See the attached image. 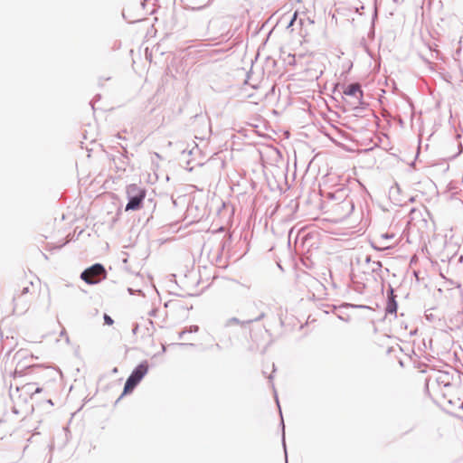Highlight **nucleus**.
<instances>
[{"label":"nucleus","instance_id":"nucleus-3","mask_svg":"<svg viewBox=\"0 0 463 463\" xmlns=\"http://www.w3.org/2000/svg\"><path fill=\"white\" fill-rule=\"evenodd\" d=\"M106 277V270L101 264H94L86 269L80 275L82 280L88 284H96Z\"/></svg>","mask_w":463,"mask_h":463},{"label":"nucleus","instance_id":"nucleus-7","mask_svg":"<svg viewBox=\"0 0 463 463\" xmlns=\"http://www.w3.org/2000/svg\"><path fill=\"white\" fill-rule=\"evenodd\" d=\"M128 199L126 211H137L141 208L145 197H128Z\"/></svg>","mask_w":463,"mask_h":463},{"label":"nucleus","instance_id":"nucleus-2","mask_svg":"<svg viewBox=\"0 0 463 463\" xmlns=\"http://www.w3.org/2000/svg\"><path fill=\"white\" fill-rule=\"evenodd\" d=\"M149 369V365L147 362H143L139 364L135 370L132 372L130 376L128 378L123 394H127L131 392L135 387L139 383V382L144 378V376L147 373Z\"/></svg>","mask_w":463,"mask_h":463},{"label":"nucleus","instance_id":"nucleus-9","mask_svg":"<svg viewBox=\"0 0 463 463\" xmlns=\"http://www.w3.org/2000/svg\"><path fill=\"white\" fill-rule=\"evenodd\" d=\"M104 322L108 326H112L114 323L113 319L107 314L104 315Z\"/></svg>","mask_w":463,"mask_h":463},{"label":"nucleus","instance_id":"nucleus-6","mask_svg":"<svg viewBox=\"0 0 463 463\" xmlns=\"http://www.w3.org/2000/svg\"><path fill=\"white\" fill-rule=\"evenodd\" d=\"M128 197H146V191L136 184H129L127 187Z\"/></svg>","mask_w":463,"mask_h":463},{"label":"nucleus","instance_id":"nucleus-4","mask_svg":"<svg viewBox=\"0 0 463 463\" xmlns=\"http://www.w3.org/2000/svg\"><path fill=\"white\" fill-rule=\"evenodd\" d=\"M343 93L345 97L349 98V102L354 107L362 105L363 90L359 83H353L345 88Z\"/></svg>","mask_w":463,"mask_h":463},{"label":"nucleus","instance_id":"nucleus-8","mask_svg":"<svg viewBox=\"0 0 463 463\" xmlns=\"http://www.w3.org/2000/svg\"><path fill=\"white\" fill-rule=\"evenodd\" d=\"M27 355V352L24 351V350H19L16 354H15V358L17 359H21V358H24Z\"/></svg>","mask_w":463,"mask_h":463},{"label":"nucleus","instance_id":"nucleus-13","mask_svg":"<svg viewBox=\"0 0 463 463\" xmlns=\"http://www.w3.org/2000/svg\"><path fill=\"white\" fill-rule=\"evenodd\" d=\"M17 375L21 376V375H22V373H21L19 372V370L16 368V369H15V371H14V376H17Z\"/></svg>","mask_w":463,"mask_h":463},{"label":"nucleus","instance_id":"nucleus-5","mask_svg":"<svg viewBox=\"0 0 463 463\" xmlns=\"http://www.w3.org/2000/svg\"><path fill=\"white\" fill-rule=\"evenodd\" d=\"M18 393L17 399L21 402H26L28 398H32L34 393L42 392V388L34 387L33 383H26L16 389Z\"/></svg>","mask_w":463,"mask_h":463},{"label":"nucleus","instance_id":"nucleus-1","mask_svg":"<svg viewBox=\"0 0 463 463\" xmlns=\"http://www.w3.org/2000/svg\"><path fill=\"white\" fill-rule=\"evenodd\" d=\"M427 389L436 397L453 403L451 396L458 393V375L453 369L433 371L428 378Z\"/></svg>","mask_w":463,"mask_h":463},{"label":"nucleus","instance_id":"nucleus-10","mask_svg":"<svg viewBox=\"0 0 463 463\" xmlns=\"http://www.w3.org/2000/svg\"><path fill=\"white\" fill-rule=\"evenodd\" d=\"M40 366L35 365H29L27 369L30 371V373H33L35 369L39 368Z\"/></svg>","mask_w":463,"mask_h":463},{"label":"nucleus","instance_id":"nucleus-11","mask_svg":"<svg viewBox=\"0 0 463 463\" xmlns=\"http://www.w3.org/2000/svg\"><path fill=\"white\" fill-rule=\"evenodd\" d=\"M296 18H297V13H295V14H293V17H292V19H291V21H290V23H289V25H292V24H293V23H294V21L296 20Z\"/></svg>","mask_w":463,"mask_h":463},{"label":"nucleus","instance_id":"nucleus-12","mask_svg":"<svg viewBox=\"0 0 463 463\" xmlns=\"http://www.w3.org/2000/svg\"><path fill=\"white\" fill-rule=\"evenodd\" d=\"M28 290H29V288L28 287H24L23 291H22V295L26 294L28 292Z\"/></svg>","mask_w":463,"mask_h":463}]
</instances>
